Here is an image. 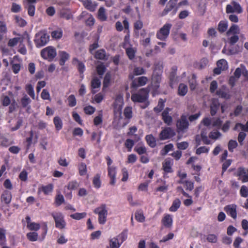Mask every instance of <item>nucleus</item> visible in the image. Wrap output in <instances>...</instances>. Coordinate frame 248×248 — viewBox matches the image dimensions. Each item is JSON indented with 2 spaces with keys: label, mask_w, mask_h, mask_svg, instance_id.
I'll return each instance as SVG.
<instances>
[{
  "label": "nucleus",
  "mask_w": 248,
  "mask_h": 248,
  "mask_svg": "<svg viewBox=\"0 0 248 248\" xmlns=\"http://www.w3.org/2000/svg\"><path fill=\"white\" fill-rule=\"evenodd\" d=\"M60 55L61 56V59L60 60V64L61 65H63L64 64L66 61L69 59V56L68 53L64 51L60 52Z\"/></svg>",
  "instance_id": "7c9ffc66"
},
{
  "label": "nucleus",
  "mask_w": 248,
  "mask_h": 248,
  "mask_svg": "<svg viewBox=\"0 0 248 248\" xmlns=\"http://www.w3.org/2000/svg\"><path fill=\"white\" fill-rule=\"evenodd\" d=\"M165 101L162 99L158 101L157 106L154 108V110L157 113L161 112L165 106Z\"/></svg>",
  "instance_id": "4c0bfd02"
},
{
  "label": "nucleus",
  "mask_w": 248,
  "mask_h": 248,
  "mask_svg": "<svg viewBox=\"0 0 248 248\" xmlns=\"http://www.w3.org/2000/svg\"><path fill=\"white\" fill-rule=\"evenodd\" d=\"M162 222L165 227L170 228L172 224V219L170 215H166L163 218Z\"/></svg>",
  "instance_id": "f3484780"
},
{
  "label": "nucleus",
  "mask_w": 248,
  "mask_h": 248,
  "mask_svg": "<svg viewBox=\"0 0 248 248\" xmlns=\"http://www.w3.org/2000/svg\"><path fill=\"white\" fill-rule=\"evenodd\" d=\"M98 17L101 21H105L107 17L105 14V10L103 7H100L98 12Z\"/></svg>",
  "instance_id": "f704fd0d"
},
{
  "label": "nucleus",
  "mask_w": 248,
  "mask_h": 248,
  "mask_svg": "<svg viewBox=\"0 0 248 248\" xmlns=\"http://www.w3.org/2000/svg\"><path fill=\"white\" fill-rule=\"evenodd\" d=\"M86 213L85 212L83 213H76L74 214H72L70 215V217L74 219L77 220H79L82 218H84L86 216Z\"/></svg>",
  "instance_id": "79ce46f5"
},
{
  "label": "nucleus",
  "mask_w": 248,
  "mask_h": 248,
  "mask_svg": "<svg viewBox=\"0 0 248 248\" xmlns=\"http://www.w3.org/2000/svg\"><path fill=\"white\" fill-rule=\"evenodd\" d=\"M28 94L33 99L35 98V94L33 86L31 84H28L26 87Z\"/></svg>",
  "instance_id": "ea45409f"
},
{
  "label": "nucleus",
  "mask_w": 248,
  "mask_h": 248,
  "mask_svg": "<svg viewBox=\"0 0 248 248\" xmlns=\"http://www.w3.org/2000/svg\"><path fill=\"white\" fill-rule=\"evenodd\" d=\"M25 8L28 10V13L29 16H33L35 13V6L32 3H26L25 4Z\"/></svg>",
  "instance_id": "5701e85b"
},
{
  "label": "nucleus",
  "mask_w": 248,
  "mask_h": 248,
  "mask_svg": "<svg viewBox=\"0 0 248 248\" xmlns=\"http://www.w3.org/2000/svg\"><path fill=\"white\" fill-rule=\"evenodd\" d=\"M51 216L53 217L56 228L62 229L65 228L66 223L64 220V217L61 213H52Z\"/></svg>",
  "instance_id": "39448f33"
},
{
  "label": "nucleus",
  "mask_w": 248,
  "mask_h": 248,
  "mask_svg": "<svg viewBox=\"0 0 248 248\" xmlns=\"http://www.w3.org/2000/svg\"><path fill=\"white\" fill-rule=\"evenodd\" d=\"M16 20L17 24L20 27H24L27 24V22L25 20L17 16H16Z\"/></svg>",
  "instance_id": "338daca9"
},
{
  "label": "nucleus",
  "mask_w": 248,
  "mask_h": 248,
  "mask_svg": "<svg viewBox=\"0 0 248 248\" xmlns=\"http://www.w3.org/2000/svg\"><path fill=\"white\" fill-rule=\"evenodd\" d=\"M93 212L98 215V221L100 224H104L106 222L108 211L106 204H101L94 210Z\"/></svg>",
  "instance_id": "f257e3e1"
},
{
  "label": "nucleus",
  "mask_w": 248,
  "mask_h": 248,
  "mask_svg": "<svg viewBox=\"0 0 248 248\" xmlns=\"http://www.w3.org/2000/svg\"><path fill=\"white\" fill-rule=\"evenodd\" d=\"M240 30L239 29L238 26L237 25L233 24L232 25L229 30L227 32V35L229 36L231 33H233L234 34H239Z\"/></svg>",
  "instance_id": "c756f323"
},
{
  "label": "nucleus",
  "mask_w": 248,
  "mask_h": 248,
  "mask_svg": "<svg viewBox=\"0 0 248 248\" xmlns=\"http://www.w3.org/2000/svg\"><path fill=\"white\" fill-rule=\"evenodd\" d=\"M41 55L44 59L51 61L57 55L56 50L54 47L49 46L41 50Z\"/></svg>",
  "instance_id": "7ed1b4c3"
},
{
  "label": "nucleus",
  "mask_w": 248,
  "mask_h": 248,
  "mask_svg": "<svg viewBox=\"0 0 248 248\" xmlns=\"http://www.w3.org/2000/svg\"><path fill=\"white\" fill-rule=\"evenodd\" d=\"M170 110L169 108H167L162 113V119L164 123L168 125L171 124L172 120V117L169 114V112Z\"/></svg>",
  "instance_id": "ddd939ff"
},
{
  "label": "nucleus",
  "mask_w": 248,
  "mask_h": 248,
  "mask_svg": "<svg viewBox=\"0 0 248 248\" xmlns=\"http://www.w3.org/2000/svg\"><path fill=\"white\" fill-rule=\"evenodd\" d=\"M187 92V87L183 83L179 84L178 87V94L181 96L185 95Z\"/></svg>",
  "instance_id": "bb28decb"
},
{
  "label": "nucleus",
  "mask_w": 248,
  "mask_h": 248,
  "mask_svg": "<svg viewBox=\"0 0 248 248\" xmlns=\"http://www.w3.org/2000/svg\"><path fill=\"white\" fill-rule=\"evenodd\" d=\"M173 146L172 144L170 143L165 145L162 150V155H166L170 151L173 149Z\"/></svg>",
  "instance_id": "3c124183"
},
{
  "label": "nucleus",
  "mask_w": 248,
  "mask_h": 248,
  "mask_svg": "<svg viewBox=\"0 0 248 248\" xmlns=\"http://www.w3.org/2000/svg\"><path fill=\"white\" fill-rule=\"evenodd\" d=\"M225 211L233 218L235 219L237 216L236 205L235 204H231L226 206L224 208Z\"/></svg>",
  "instance_id": "f8f14e48"
},
{
  "label": "nucleus",
  "mask_w": 248,
  "mask_h": 248,
  "mask_svg": "<svg viewBox=\"0 0 248 248\" xmlns=\"http://www.w3.org/2000/svg\"><path fill=\"white\" fill-rule=\"evenodd\" d=\"M111 79V75L109 73H107L104 77L103 81V88L108 86Z\"/></svg>",
  "instance_id": "49530a36"
},
{
  "label": "nucleus",
  "mask_w": 248,
  "mask_h": 248,
  "mask_svg": "<svg viewBox=\"0 0 248 248\" xmlns=\"http://www.w3.org/2000/svg\"><path fill=\"white\" fill-rule=\"evenodd\" d=\"M171 26L172 25L170 23L165 24L157 32V38L161 40L166 39L169 34Z\"/></svg>",
  "instance_id": "20e7f679"
},
{
  "label": "nucleus",
  "mask_w": 248,
  "mask_h": 248,
  "mask_svg": "<svg viewBox=\"0 0 248 248\" xmlns=\"http://www.w3.org/2000/svg\"><path fill=\"white\" fill-rule=\"evenodd\" d=\"M124 116L127 118L130 119L132 117V111L131 107H126L124 110Z\"/></svg>",
  "instance_id": "864d4df0"
},
{
  "label": "nucleus",
  "mask_w": 248,
  "mask_h": 248,
  "mask_svg": "<svg viewBox=\"0 0 248 248\" xmlns=\"http://www.w3.org/2000/svg\"><path fill=\"white\" fill-rule=\"evenodd\" d=\"M175 135V132L171 127H167L163 129L159 134L160 140H165L170 139Z\"/></svg>",
  "instance_id": "423d86ee"
},
{
  "label": "nucleus",
  "mask_w": 248,
  "mask_h": 248,
  "mask_svg": "<svg viewBox=\"0 0 248 248\" xmlns=\"http://www.w3.org/2000/svg\"><path fill=\"white\" fill-rule=\"evenodd\" d=\"M31 102V100L27 95H25L21 99V104L23 108L27 107Z\"/></svg>",
  "instance_id": "58836bf2"
},
{
  "label": "nucleus",
  "mask_w": 248,
  "mask_h": 248,
  "mask_svg": "<svg viewBox=\"0 0 248 248\" xmlns=\"http://www.w3.org/2000/svg\"><path fill=\"white\" fill-rule=\"evenodd\" d=\"M148 94V90L146 88H142L138 93L132 94L131 99L134 102L142 103L147 99Z\"/></svg>",
  "instance_id": "f03ea898"
},
{
  "label": "nucleus",
  "mask_w": 248,
  "mask_h": 248,
  "mask_svg": "<svg viewBox=\"0 0 248 248\" xmlns=\"http://www.w3.org/2000/svg\"><path fill=\"white\" fill-rule=\"evenodd\" d=\"M95 57L99 60L107 59L105 51L103 49L97 50L95 53Z\"/></svg>",
  "instance_id": "2f4dec72"
},
{
  "label": "nucleus",
  "mask_w": 248,
  "mask_h": 248,
  "mask_svg": "<svg viewBox=\"0 0 248 248\" xmlns=\"http://www.w3.org/2000/svg\"><path fill=\"white\" fill-rule=\"evenodd\" d=\"M84 110L86 114L91 115L95 111V108L91 106H89L85 107Z\"/></svg>",
  "instance_id": "052dcab7"
},
{
  "label": "nucleus",
  "mask_w": 248,
  "mask_h": 248,
  "mask_svg": "<svg viewBox=\"0 0 248 248\" xmlns=\"http://www.w3.org/2000/svg\"><path fill=\"white\" fill-rule=\"evenodd\" d=\"M228 28V23L226 21H221L218 25V30L220 32H223L226 31Z\"/></svg>",
  "instance_id": "72a5a7b5"
},
{
  "label": "nucleus",
  "mask_w": 248,
  "mask_h": 248,
  "mask_svg": "<svg viewBox=\"0 0 248 248\" xmlns=\"http://www.w3.org/2000/svg\"><path fill=\"white\" fill-rule=\"evenodd\" d=\"M217 66L222 68V69L225 70L228 68V63L224 59H221L217 62Z\"/></svg>",
  "instance_id": "a19ab883"
},
{
  "label": "nucleus",
  "mask_w": 248,
  "mask_h": 248,
  "mask_svg": "<svg viewBox=\"0 0 248 248\" xmlns=\"http://www.w3.org/2000/svg\"><path fill=\"white\" fill-rule=\"evenodd\" d=\"M238 176L241 177V180L243 182H248V170L246 171L243 168H239L237 171Z\"/></svg>",
  "instance_id": "4468645a"
},
{
  "label": "nucleus",
  "mask_w": 248,
  "mask_h": 248,
  "mask_svg": "<svg viewBox=\"0 0 248 248\" xmlns=\"http://www.w3.org/2000/svg\"><path fill=\"white\" fill-rule=\"evenodd\" d=\"M23 39L24 38L22 36L11 39L8 43V45L10 46L13 47L16 45L19 42L22 43L23 42Z\"/></svg>",
  "instance_id": "aec40b11"
},
{
  "label": "nucleus",
  "mask_w": 248,
  "mask_h": 248,
  "mask_svg": "<svg viewBox=\"0 0 248 248\" xmlns=\"http://www.w3.org/2000/svg\"><path fill=\"white\" fill-rule=\"evenodd\" d=\"M217 88V81L213 80L210 83V91L211 93H213Z\"/></svg>",
  "instance_id": "774afa93"
},
{
  "label": "nucleus",
  "mask_w": 248,
  "mask_h": 248,
  "mask_svg": "<svg viewBox=\"0 0 248 248\" xmlns=\"http://www.w3.org/2000/svg\"><path fill=\"white\" fill-rule=\"evenodd\" d=\"M27 227L31 231H36L40 229V225L39 223L32 222L31 223H30L28 225H27Z\"/></svg>",
  "instance_id": "de8ad7c7"
},
{
  "label": "nucleus",
  "mask_w": 248,
  "mask_h": 248,
  "mask_svg": "<svg viewBox=\"0 0 248 248\" xmlns=\"http://www.w3.org/2000/svg\"><path fill=\"white\" fill-rule=\"evenodd\" d=\"M189 126V123L186 115H182L177 121L176 126L179 131H184L186 130Z\"/></svg>",
  "instance_id": "0eeeda50"
},
{
  "label": "nucleus",
  "mask_w": 248,
  "mask_h": 248,
  "mask_svg": "<svg viewBox=\"0 0 248 248\" xmlns=\"http://www.w3.org/2000/svg\"><path fill=\"white\" fill-rule=\"evenodd\" d=\"M163 169L165 172L169 173L172 172L171 169V161L170 159H166L162 164Z\"/></svg>",
  "instance_id": "dca6fc26"
},
{
  "label": "nucleus",
  "mask_w": 248,
  "mask_h": 248,
  "mask_svg": "<svg viewBox=\"0 0 248 248\" xmlns=\"http://www.w3.org/2000/svg\"><path fill=\"white\" fill-rule=\"evenodd\" d=\"M188 143L186 141L178 142L177 143V147L180 150H185L188 147Z\"/></svg>",
  "instance_id": "680f3d73"
},
{
  "label": "nucleus",
  "mask_w": 248,
  "mask_h": 248,
  "mask_svg": "<svg viewBox=\"0 0 248 248\" xmlns=\"http://www.w3.org/2000/svg\"><path fill=\"white\" fill-rule=\"evenodd\" d=\"M41 97L44 100H49L50 94L49 92L46 89H43L41 94Z\"/></svg>",
  "instance_id": "69168bd1"
},
{
  "label": "nucleus",
  "mask_w": 248,
  "mask_h": 248,
  "mask_svg": "<svg viewBox=\"0 0 248 248\" xmlns=\"http://www.w3.org/2000/svg\"><path fill=\"white\" fill-rule=\"evenodd\" d=\"M106 68L103 64H100L97 66L96 71L98 74L102 76L105 72Z\"/></svg>",
  "instance_id": "13d9d810"
},
{
  "label": "nucleus",
  "mask_w": 248,
  "mask_h": 248,
  "mask_svg": "<svg viewBox=\"0 0 248 248\" xmlns=\"http://www.w3.org/2000/svg\"><path fill=\"white\" fill-rule=\"evenodd\" d=\"M83 5L86 8L91 11H94L96 6V4L93 2L91 0H86L84 1Z\"/></svg>",
  "instance_id": "412c9836"
},
{
  "label": "nucleus",
  "mask_w": 248,
  "mask_h": 248,
  "mask_svg": "<svg viewBox=\"0 0 248 248\" xmlns=\"http://www.w3.org/2000/svg\"><path fill=\"white\" fill-rule=\"evenodd\" d=\"M147 80V78L144 76L135 78L132 81L131 87L136 89L140 86H144L146 84Z\"/></svg>",
  "instance_id": "9b49d317"
},
{
  "label": "nucleus",
  "mask_w": 248,
  "mask_h": 248,
  "mask_svg": "<svg viewBox=\"0 0 248 248\" xmlns=\"http://www.w3.org/2000/svg\"><path fill=\"white\" fill-rule=\"evenodd\" d=\"M12 194L11 192L7 190H5L1 196V201L5 204H9L11 201Z\"/></svg>",
  "instance_id": "2eb2a0df"
},
{
  "label": "nucleus",
  "mask_w": 248,
  "mask_h": 248,
  "mask_svg": "<svg viewBox=\"0 0 248 248\" xmlns=\"http://www.w3.org/2000/svg\"><path fill=\"white\" fill-rule=\"evenodd\" d=\"M53 122L57 130L59 131L62 128V123L59 117H55L53 119Z\"/></svg>",
  "instance_id": "cd10ccee"
},
{
  "label": "nucleus",
  "mask_w": 248,
  "mask_h": 248,
  "mask_svg": "<svg viewBox=\"0 0 248 248\" xmlns=\"http://www.w3.org/2000/svg\"><path fill=\"white\" fill-rule=\"evenodd\" d=\"M216 94L219 97L228 99L229 98V94L223 90L219 89L216 92Z\"/></svg>",
  "instance_id": "c03bdc74"
},
{
  "label": "nucleus",
  "mask_w": 248,
  "mask_h": 248,
  "mask_svg": "<svg viewBox=\"0 0 248 248\" xmlns=\"http://www.w3.org/2000/svg\"><path fill=\"white\" fill-rule=\"evenodd\" d=\"M79 186L78 183L76 181H73L69 182L67 185L68 189H75Z\"/></svg>",
  "instance_id": "5fc2aeb1"
},
{
  "label": "nucleus",
  "mask_w": 248,
  "mask_h": 248,
  "mask_svg": "<svg viewBox=\"0 0 248 248\" xmlns=\"http://www.w3.org/2000/svg\"><path fill=\"white\" fill-rule=\"evenodd\" d=\"M93 183L96 188H99L101 186L100 175L96 174L93 177Z\"/></svg>",
  "instance_id": "e433bc0d"
},
{
  "label": "nucleus",
  "mask_w": 248,
  "mask_h": 248,
  "mask_svg": "<svg viewBox=\"0 0 248 248\" xmlns=\"http://www.w3.org/2000/svg\"><path fill=\"white\" fill-rule=\"evenodd\" d=\"M126 53L130 59L132 60L135 57V52L132 48H127L126 49Z\"/></svg>",
  "instance_id": "6e6d98bb"
},
{
  "label": "nucleus",
  "mask_w": 248,
  "mask_h": 248,
  "mask_svg": "<svg viewBox=\"0 0 248 248\" xmlns=\"http://www.w3.org/2000/svg\"><path fill=\"white\" fill-rule=\"evenodd\" d=\"M64 197L61 194H58L55 198V202L58 206H60L64 202Z\"/></svg>",
  "instance_id": "bf43d9fd"
},
{
  "label": "nucleus",
  "mask_w": 248,
  "mask_h": 248,
  "mask_svg": "<svg viewBox=\"0 0 248 248\" xmlns=\"http://www.w3.org/2000/svg\"><path fill=\"white\" fill-rule=\"evenodd\" d=\"M68 105L70 107H73L76 105V99L75 96L73 94L70 95L67 98Z\"/></svg>",
  "instance_id": "09e8293b"
},
{
  "label": "nucleus",
  "mask_w": 248,
  "mask_h": 248,
  "mask_svg": "<svg viewBox=\"0 0 248 248\" xmlns=\"http://www.w3.org/2000/svg\"><path fill=\"white\" fill-rule=\"evenodd\" d=\"M79 173L81 176L86 174L87 172L86 165L85 163H82L79 166Z\"/></svg>",
  "instance_id": "8fccbe9b"
},
{
  "label": "nucleus",
  "mask_w": 248,
  "mask_h": 248,
  "mask_svg": "<svg viewBox=\"0 0 248 248\" xmlns=\"http://www.w3.org/2000/svg\"><path fill=\"white\" fill-rule=\"evenodd\" d=\"M161 79V75L159 74L154 72L152 76V81L155 84V87L156 88L159 87V83Z\"/></svg>",
  "instance_id": "4be33fe9"
},
{
  "label": "nucleus",
  "mask_w": 248,
  "mask_h": 248,
  "mask_svg": "<svg viewBox=\"0 0 248 248\" xmlns=\"http://www.w3.org/2000/svg\"><path fill=\"white\" fill-rule=\"evenodd\" d=\"M219 107V104L217 102H214L212 103L210 107V113L212 116H214L216 114Z\"/></svg>",
  "instance_id": "c9c22d12"
},
{
  "label": "nucleus",
  "mask_w": 248,
  "mask_h": 248,
  "mask_svg": "<svg viewBox=\"0 0 248 248\" xmlns=\"http://www.w3.org/2000/svg\"><path fill=\"white\" fill-rule=\"evenodd\" d=\"M49 36L46 33H43L40 36H37L34 40L36 46L39 47L46 45L49 41Z\"/></svg>",
  "instance_id": "9d476101"
},
{
  "label": "nucleus",
  "mask_w": 248,
  "mask_h": 248,
  "mask_svg": "<svg viewBox=\"0 0 248 248\" xmlns=\"http://www.w3.org/2000/svg\"><path fill=\"white\" fill-rule=\"evenodd\" d=\"M177 0H170L168 2L165 8L163 10L161 13V16H166L168 14L169 12L171 11L173 9H174L173 13V14H175L177 11V8L175 7L177 4Z\"/></svg>",
  "instance_id": "1a4fd4ad"
},
{
  "label": "nucleus",
  "mask_w": 248,
  "mask_h": 248,
  "mask_svg": "<svg viewBox=\"0 0 248 248\" xmlns=\"http://www.w3.org/2000/svg\"><path fill=\"white\" fill-rule=\"evenodd\" d=\"M74 62L77 64L78 69L80 74H82L85 70V65L81 62L79 61L77 58L73 60Z\"/></svg>",
  "instance_id": "473e14b6"
},
{
  "label": "nucleus",
  "mask_w": 248,
  "mask_h": 248,
  "mask_svg": "<svg viewBox=\"0 0 248 248\" xmlns=\"http://www.w3.org/2000/svg\"><path fill=\"white\" fill-rule=\"evenodd\" d=\"M27 238L31 241H35L38 239V233L36 232H30L27 234Z\"/></svg>",
  "instance_id": "37998d69"
},
{
  "label": "nucleus",
  "mask_w": 248,
  "mask_h": 248,
  "mask_svg": "<svg viewBox=\"0 0 248 248\" xmlns=\"http://www.w3.org/2000/svg\"><path fill=\"white\" fill-rule=\"evenodd\" d=\"M42 191L45 194H48L49 193L52 191L53 189V186L52 185H48L42 187Z\"/></svg>",
  "instance_id": "0e129e2a"
},
{
  "label": "nucleus",
  "mask_w": 248,
  "mask_h": 248,
  "mask_svg": "<svg viewBox=\"0 0 248 248\" xmlns=\"http://www.w3.org/2000/svg\"><path fill=\"white\" fill-rule=\"evenodd\" d=\"M62 31L61 28H59L51 32V35L53 38L55 39H59L62 38Z\"/></svg>",
  "instance_id": "b1692460"
},
{
  "label": "nucleus",
  "mask_w": 248,
  "mask_h": 248,
  "mask_svg": "<svg viewBox=\"0 0 248 248\" xmlns=\"http://www.w3.org/2000/svg\"><path fill=\"white\" fill-rule=\"evenodd\" d=\"M240 195L242 197H247L248 196V189L246 186H242L240 190Z\"/></svg>",
  "instance_id": "4d7b16f0"
},
{
  "label": "nucleus",
  "mask_w": 248,
  "mask_h": 248,
  "mask_svg": "<svg viewBox=\"0 0 248 248\" xmlns=\"http://www.w3.org/2000/svg\"><path fill=\"white\" fill-rule=\"evenodd\" d=\"M181 201L179 199H175L171 207L170 208V211L171 212H175L180 207L181 205Z\"/></svg>",
  "instance_id": "a878e982"
},
{
  "label": "nucleus",
  "mask_w": 248,
  "mask_h": 248,
  "mask_svg": "<svg viewBox=\"0 0 248 248\" xmlns=\"http://www.w3.org/2000/svg\"><path fill=\"white\" fill-rule=\"evenodd\" d=\"M209 152V149L205 146H202L198 148L196 151L197 155H200L202 153H207Z\"/></svg>",
  "instance_id": "e2e57ef3"
},
{
  "label": "nucleus",
  "mask_w": 248,
  "mask_h": 248,
  "mask_svg": "<svg viewBox=\"0 0 248 248\" xmlns=\"http://www.w3.org/2000/svg\"><path fill=\"white\" fill-rule=\"evenodd\" d=\"M145 139L150 147L153 148L156 146V140L152 135H147Z\"/></svg>",
  "instance_id": "c85d7f7f"
},
{
  "label": "nucleus",
  "mask_w": 248,
  "mask_h": 248,
  "mask_svg": "<svg viewBox=\"0 0 248 248\" xmlns=\"http://www.w3.org/2000/svg\"><path fill=\"white\" fill-rule=\"evenodd\" d=\"M221 136V134L217 131H212L209 134V137L214 140H216L218 139L219 137Z\"/></svg>",
  "instance_id": "a18cd8bd"
},
{
  "label": "nucleus",
  "mask_w": 248,
  "mask_h": 248,
  "mask_svg": "<svg viewBox=\"0 0 248 248\" xmlns=\"http://www.w3.org/2000/svg\"><path fill=\"white\" fill-rule=\"evenodd\" d=\"M101 82L99 79H98L97 77H94L93 78L91 81V86L93 90L92 92L93 93H96V91L94 89L95 88H98L100 87Z\"/></svg>",
  "instance_id": "6ab92c4d"
},
{
  "label": "nucleus",
  "mask_w": 248,
  "mask_h": 248,
  "mask_svg": "<svg viewBox=\"0 0 248 248\" xmlns=\"http://www.w3.org/2000/svg\"><path fill=\"white\" fill-rule=\"evenodd\" d=\"M242 8L240 5L237 2L233 1L230 4H228L226 6V13H237L240 14L242 12Z\"/></svg>",
  "instance_id": "6e6552de"
},
{
  "label": "nucleus",
  "mask_w": 248,
  "mask_h": 248,
  "mask_svg": "<svg viewBox=\"0 0 248 248\" xmlns=\"http://www.w3.org/2000/svg\"><path fill=\"white\" fill-rule=\"evenodd\" d=\"M121 245L118 238L113 237L109 240V247L108 248H119Z\"/></svg>",
  "instance_id": "a211bd4d"
},
{
  "label": "nucleus",
  "mask_w": 248,
  "mask_h": 248,
  "mask_svg": "<svg viewBox=\"0 0 248 248\" xmlns=\"http://www.w3.org/2000/svg\"><path fill=\"white\" fill-rule=\"evenodd\" d=\"M238 145L236 140H230L228 143V149L230 152H233V150Z\"/></svg>",
  "instance_id": "603ef678"
},
{
  "label": "nucleus",
  "mask_w": 248,
  "mask_h": 248,
  "mask_svg": "<svg viewBox=\"0 0 248 248\" xmlns=\"http://www.w3.org/2000/svg\"><path fill=\"white\" fill-rule=\"evenodd\" d=\"M201 137L203 142L207 145L212 144V142L210 140L208 139L207 136V132L203 129L202 130L201 132Z\"/></svg>",
  "instance_id": "393cba45"
}]
</instances>
